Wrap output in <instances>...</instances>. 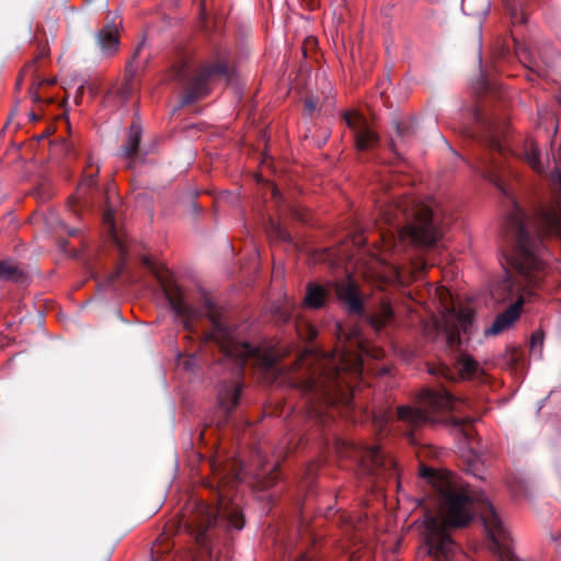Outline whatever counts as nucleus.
<instances>
[{"mask_svg": "<svg viewBox=\"0 0 561 561\" xmlns=\"http://www.w3.org/2000/svg\"><path fill=\"white\" fill-rule=\"evenodd\" d=\"M33 66H34V61H32V62L27 64V65L24 67V69H23V71H22V75H21V76H22V77H25V76L27 75V72H30V71L32 70Z\"/></svg>", "mask_w": 561, "mask_h": 561, "instance_id": "393cba45", "label": "nucleus"}, {"mask_svg": "<svg viewBox=\"0 0 561 561\" xmlns=\"http://www.w3.org/2000/svg\"><path fill=\"white\" fill-rule=\"evenodd\" d=\"M528 226L519 208H515L505 225V238L513 242L512 253H504L505 262L513 274L492 290V297L499 302L514 301L499 314L493 324L485 330L486 335H496L507 330L520 314L522 306L541 280V266L527 247Z\"/></svg>", "mask_w": 561, "mask_h": 561, "instance_id": "7ed1b4c3", "label": "nucleus"}, {"mask_svg": "<svg viewBox=\"0 0 561 561\" xmlns=\"http://www.w3.org/2000/svg\"><path fill=\"white\" fill-rule=\"evenodd\" d=\"M420 473L432 484L438 495V511L426 512L425 546L434 561H448L455 546L449 535L453 527L466 526L478 512L483 522L492 549L500 561H517L510 546V536L492 505L485 501H474L468 488L457 484L454 476L446 470L421 467Z\"/></svg>", "mask_w": 561, "mask_h": 561, "instance_id": "f03ea898", "label": "nucleus"}, {"mask_svg": "<svg viewBox=\"0 0 561 561\" xmlns=\"http://www.w3.org/2000/svg\"><path fill=\"white\" fill-rule=\"evenodd\" d=\"M139 141H140L139 130L136 128H133L130 136H129L128 144L125 148V152H126L127 157H133L134 154H136L138 147H139Z\"/></svg>", "mask_w": 561, "mask_h": 561, "instance_id": "aec40b11", "label": "nucleus"}, {"mask_svg": "<svg viewBox=\"0 0 561 561\" xmlns=\"http://www.w3.org/2000/svg\"><path fill=\"white\" fill-rule=\"evenodd\" d=\"M525 159L535 171H541L538 150L534 141L527 142L525 150Z\"/></svg>", "mask_w": 561, "mask_h": 561, "instance_id": "6ab92c4d", "label": "nucleus"}, {"mask_svg": "<svg viewBox=\"0 0 561 561\" xmlns=\"http://www.w3.org/2000/svg\"><path fill=\"white\" fill-rule=\"evenodd\" d=\"M393 320V311L387 302H382L379 309L370 316V323L376 330L389 325Z\"/></svg>", "mask_w": 561, "mask_h": 561, "instance_id": "2eb2a0df", "label": "nucleus"}, {"mask_svg": "<svg viewBox=\"0 0 561 561\" xmlns=\"http://www.w3.org/2000/svg\"><path fill=\"white\" fill-rule=\"evenodd\" d=\"M144 263L154 274L175 312L181 316H186L190 309L183 302L182 293L174 283L170 271L163 264L156 263L149 257H145Z\"/></svg>", "mask_w": 561, "mask_h": 561, "instance_id": "6e6552de", "label": "nucleus"}, {"mask_svg": "<svg viewBox=\"0 0 561 561\" xmlns=\"http://www.w3.org/2000/svg\"><path fill=\"white\" fill-rule=\"evenodd\" d=\"M458 399L453 398L446 390H423L417 400V407L398 408V419L407 424L419 426L428 421H436V413L454 410Z\"/></svg>", "mask_w": 561, "mask_h": 561, "instance_id": "423d86ee", "label": "nucleus"}, {"mask_svg": "<svg viewBox=\"0 0 561 561\" xmlns=\"http://www.w3.org/2000/svg\"><path fill=\"white\" fill-rule=\"evenodd\" d=\"M411 203L412 202L404 198L396 205H389V206L385 207L381 210L382 219L385 220V222L391 225L400 216L405 215V213L408 211V204H411Z\"/></svg>", "mask_w": 561, "mask_h": 561, "instance_id": "dca6fc26", "label": "nucleus"}, {"mask_svg": "<svg viewBox=\"0 0 561 561\" xmlns=\"http://www.w3.org/2000/svg\"><path fill=\"white\" fill-rule=\"evenodd\" d=\"M104 222L108 226L110 232L114 233V218L112 211L107 210L104 213Z\"/></svg>", "mask_w": 561, "mask_h": 561, "instance_id": "5701e85b", "label": "nucleus"}, {"mask_svg": "<svg viewBox=\"0 0 561 561\" xmlns=\"http://www.w3.org/2000/svg\"><path fill=\"white\" fill-rule=\"evenodd\" d=\"M347 125L355 131V142L359 150L374 148L378 142V135L370 128L365 118L357 112L346 115Z\"/></svg>", "mask_w": 561, "mask_h": 561, "instance_id": "1a4fd4ad", "label": "nucleus"}, {"mask_svg": "<svg viewBox=\"0 0 561 561\" xmlns=\"http://www.w3.org/2000/svg\"><path fill=\"white\" fill-rule=\"evenodd\" d=\"M213 331L206 336L216 342L220 350L229 357L244 362L248 357H255L257 364L275 379L298 386L305 390L319 392L329 403H346L347 392L355 379L362 374V355L375 359L383 356L380 347L370 345L364 340L357 328L346 333L339 325V345L331 355H320L314 352H305L288 368L279 365L276 351H261L234 339L232 332L213 319Z\"/></svg>", "mask_w": 561, "mask_h": 561, "instance_id": "f257e3e1", "label": "nucleus"}, {"mask_svg": "<svg viewBox=\"0 0 561 561\" xmlns=\"http://www.w3.org/2000/svg\"><path fill=\"white\" fill-rule=\"evenodd\" d=\"M16 272V267L10 263H1L0 264V275L2 276H13Z\"/></svg>", "mask_w": 561, "mask_h": 561, "instance_id": "412c9836", "label": "nucleus"}, {"mask_svg": "<svg viewBox=\"0 0 561 561\" xmlns=\"http://www.w3.org/2000/svg\"><path fill=\"white\" fill-rule=\"evenodd\" d=\"M240 397V389L237 385L231 386L225 392L219 393V403L227 411L233 409L238 402Z\"/></svg>", "mask_w": 561, "mask_h": 561, "instance_id": "a211bd4d", "label": "nucleus"}, {"mask_svg": "<svg viewBox=\"0 0 561 561\" xmlns=\"http://www.w3.org/2000/svg\"><path fill=\"white\" fill-rule=\"evenodd\" d=\"M328 298V291L320 285H309L305 297V304L310 308H320Z\"/></svg>", "mask_w": 561, "mask_h": 561, "instance_id": "4468645a", "label": "nucleus"}, {"mask_svg": "<svg viewBox=\"0 0 561 561\" xmlns=\"http://www.w3.org/2000/svg\"><path fill=\"white\" fill-rule=\"evenodd\" d=\"M227 523V527L241 529L244 520L239 506L220 493L219 502L215 510L205 503L197 505L196 512L188 520V527L196 534V540L201 541L205 531L211 524Z\"/></svg>", "mask_w": 561, "mask_h": 561, "instance_id": "39448f33", "label": "nucleus"}, {"mask_svg": "<svg viewBox=\"0 0 561 561\" xmlns=\"http://www.w3.org/2000/svg\"><path fill=\"white\" fill-rule=\"evenodd\" d=\"M306 327H307L306 334H304L300 330H299V334L304 335L308 340L314 339L316 335H317V332H316L314 328L309 325V324H306Z\"/></svg>", "mask_w": 561, "mask_h": 561, "instance_id": "b1692460", "label": "nucleus"}, {"mask_svg": "<svg viewBox=\"0 0 561 561\" xmlns=\"http://www.w3.org/2000/svg\"><path fill=\"white\" fill-rule=\"evenodd\" d=\"M456 368L460 379L476 380L483 376V370L480 368L479 364L471 356L466 354L459 356Z\"/></svg>", "mask_w": 561, "mask_h": 561, "instance_id": "f8f14e48", "label": "nucleus"}, {"mask_svg": "<svg viewBox=\"0 0 561 561\" xmlns=\"http://www.w3.org/2000/svg\"><path fill=\"white\" fill-rule=\"evenodd\" d=\"M435 297L443 309L442 329L446 333L448 344L453 346L459 342L460 330L467 331L471 324L473 311L469 307L456 309L449 289L444 286L435 288Z\"/></svg>", "mask_w": 561, "mask_h": 561, "instance_id": "0eeeda50", "label": "nucleus"}, {"mask_svg": "<svg viewBox=\"0 0 561 561\" xmlns=\"http://www.w3.org/2000/svg\"><path fill=\"white\" fill-rule=\"evenodd\" d=\"M277 479H278V471L276 468H274L273 471L271 472V476L262 482V488L264 489V488H268V486L273 485Z\"/></svg>", "mask_w": 561, "mask_h": 561, "instance_id": "4be33fe9", "label": "nucleus"}, {"mask_svg": "<svg viewBox=\"0 0 561 561\" xmlns=\"http://www.w3.org/2000/svg\"><path fill=\"white\" fill-rule=\"evenodd\" d=\"M335 293L337 298L347 305L348 309L353 312H358L362 309V299L356 284L351 279H344L335 284Z\"/></svg>", "mask_w": 561, "mask_h": 561, "instance_id": "9d476101", "label": "nucleus"}, {"mask_svg": "<svg viewBox=\"0 0 561 561\" xmlns=\"http://www.w3.org/2000/svg\"><path fill=\"white\" fill-rule=\"evenodd\" d=\"M426 264L423 259H417L412 263V268L410 275H407L399 267L391 265L390 271L387 275L383 276L385 283H398L401 285L408 284L409 282L416 279L425 270Z\"/></svg>", "mask_w": 561, "mask_h": 561, "instance_id": "9b49d317", "label": "nucleus"}, {"mask_svg": "<svg viewBox=\"0 0 561 561\" xmlns=\"http://www.w3.org/2000/svg\"><path fill=\"white\" fill-rule=\"evenodd\" d=\"M413 216H415V222L411 226L402 228L399 232L398 241L390 231H382L381 237V250L380 255L385 252L391 251L397 247V243L410 240L412 243L419 245H432L438 238L439 232L432 225V211L426 205H414L411 209ZM381 261H386V257L381 256Z\"/></svg>", "mask_w": 561, "mask_h": 561, "instance_id": "20e7f679", "label": "nucleus"}, {"mask_svg": "<svg viewBox=\"0 0 561 561\" xmlns=\"http://www.w3.org/2000/svg\"><path fill=\"white\" fill-rule=\"evenodd\" d=\"M100 45L102 50L111 55L117 50L118 47V32L114 26H106L102 28L99 35Z\"/></svg>", "mask_w": 561, "mask_h": 561, "instance_id": "ddd939ff", "label": "nucleus"}, {"mask_svg": "<svg viewBox=\"0 0 561 561\" xmlns=\"http://www.w3.org/2000/svg\"><path fill=\"white\" fill-rule=\"evenodd\" d=\"M363 466L371 469L382 465V458L378 446L365 447L360 454Z\"/></svg>", "mask_w": 561, "mask_h": 561, "instance_id": "f3484780", "label": "nucleus"}]
</instances>
